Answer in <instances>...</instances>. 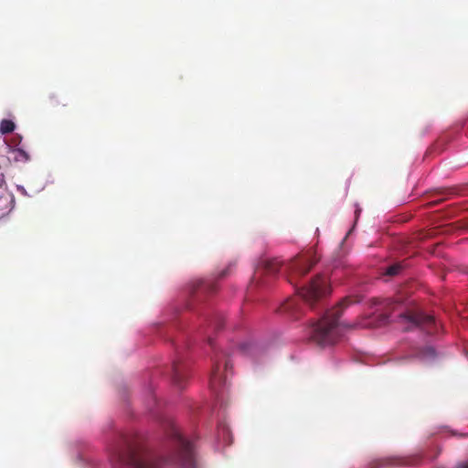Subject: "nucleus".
<instances>
[{
  "label": "nucleus",
  "mask_w": 468,
  "mask_h": 468,
  "mask_svg": "<svg viewBox=\"0 0 468 468\" xmlns=\"http://www.w3.org/2000/svg\"><path fill=\"white\" fill-rule=\"evenodd\" d=\"M351 303L349 298H345L335 308L328 310L325 314L309 329L311 339L320 346L334 344L341 336V325L338 319L344 307Z\"/></svg>",
  "instance_id": "f03ea898"
},
{
  "label": "nucleus",
  "mask_w": 468,
  "mask_h": 468,
  "mask_svg": "<svg viewBox=\"0 0 468 468\" xmlns=\"http://www.w3.org/2000/svg\"><path fill=\"white\" fill-rule=\"evenodd\" d=\"M282 266V262L278 259H271L264 261V270L270 274L277 273Z\"/></svg>",
  "instance_id": "9d476101"
},
{
  "label": "nucleus",
  "mask_w": 468,
  "mask_h": 468,
  "mask_svg": "<svg viewBox=\"0 0 468 468\" xmlns=\"http://www.w3.org/2000/svg\"><path fill=\"white\" fill-rule=\"evenodd\" d=\"M188 378V366L182 360H175L172 365V380L173 383L179 388L184 387V384Z\"/></svg>",
  "instance_id": "423d86ee"
},
{
  "label": "nucleus",
  "mask_w": 468,
  "mask_h": 468,
  "mask_svg": "<svg viewBox=\"0 0 468 468\" xmlns=\"http://www.w3.org/2000/svg\"><path fill=\"white\" fill-rule=\"evenodd\" d=\"M231 367H232V365L230 364V362L229 360H227L224 365L225 370H228L229 368H231Z\"/></svg>",
  "instance_id": "f3484780"
},
{
  "label": "nucleus",
  "mask_w": 468,
  "mask_h": 468,
  "mask_svg": "<svg viewBox=\"0 0 468 468\" xmlns=\"http://www.w3.org/2000/svg\"><path fill=\"white\" fill-rule=\"evenodd\" d=\"M260 271H261L260 270L256 271V272H255V274H254V276L252 278L253 282H258L257 280H258V276L260 275Z\"/></svg>",
  "instance_id": "a211bd4d"
},
{
  "label": "nucleus",
  "mask_w": 468,
  "mask_h": 468,
  "mask_svg": "<svg viewBox=\"0 0 468 468\" xmlns=\"http://www.w3.org/2000/svg\"><path fill=\"white\" fill-rule=\"evenodd\" d=\"M250 345L248 344H243L240 346V348L243 350V351H246L247 347H249Z\"/></svg>",
  "instance_id": "6ab92c4d"
},
{
  "label": "nucleus",
  "mask_w": 468,
  "mask_h": 468,
  "mask_svg": "<svg viewBox=\"0 0 468 468\" xmlns=\"http://www.w3.org/2000/svg\"><path fill=\"white\" fill-rule=\"evenodd\" d=\"M301 298L311 306L322 297L330 293L327 279L323 275L314 278L308 286L298 289Z\"/></svg>",
  "instance_id": "7ed1b4c3"
},
{
  "label": "nucleus",
  "mask_w": 468,
  "mask_h": 468,
  "mask_svg": "<svg viewBox=\"0 0 468 468\" xmlns=\"http://www.w3.org/2000/svg\"><path fill=\"white\" fill-rule=\"evenodd\" d=\"M8 154H11V158L16 163H27L30 160L29 154L22 148L7 145Z\"/></svg>",
  "instance_id": "1a4fd4ad"
},
{
  "label": "nucleus",
  "mask_w": 468,
  "mask_h": 468,
  "mask_svg": "<svg viewBox=\"0 0 468 468\" xmlns=\"http://www.w3.org/2000/svg\"><path fill=\"white\" fill-rule=\"evenodd\" d=\"M443 199H446V197H443ZM442 200V198L439 199V200H435V203H438L439 201Z\"/></svg>",
  "instance_id": "5701e85b"
},
{
  "label": "nucleus",
  "mask_w": 468,
  "mask_h": 468,
  "mask_svg": "<svg viewBox=\"0 0 468 468\" xmlns=\"http://www.w3.org/2000/svg\"><path fill=\"white\" fill-rule=\"evenodd\" d=\"M167 436L175 448V455L171 460H163L144 445L129 440L123 441V445L115 448L111 455L114 468H163L165 463H179L183 466L194 465L193 445L185 439L178 428L170 423Z\"/></svg>",
  "instance_id": "f257e3e1"
},
{
  "label": "nucleus",
  "mask_w": 468,
  "mask_h": 468,
  "mask_svg": "<svg viewBox=\"0 0 468 468\" xmlns=\"http://www.w3.org/2000/svg\"><path fill=\"white\" fill-rule=\"evenodd\" d=\"M211 325L214 326L216 330H219L222 327V317L218 315L215 321L211 323Z\"/></svg>",
  "instance_id": "2eb2a0df"
},
{
  "label": "nucleus",
  "mask_w": 468,
  "mask_h": 468,
  "mask_svg": "<svg viewBox=\"0 0 468 468\" xmlns=\"http://www.w3.org/2000/svg\"><path fill=\"white\" fill-rule=\"evenodd\" d=\"M227 383V378L223 377L220 372V365L216 362L213 366L212 373L209 379L210 388L218 393L221 388H224Z\"/></svg>",
  "instance_id": "0eeeda50"
},
{
  "label": "nucleus",
  "mask_w": 468,
  "mask_h": 468,
  "mask_svg": "<svg viewBox=\"0 0 468 468\" xmlns=\"http://www.w3.org/2000/svg\"><path fill=\"white\" fill-rule=\"evenodd\" d=\"M227 273H228V270L223 271L220 273V275H219V276H220V278L225 277V276L227 275Z\"/></svg>",
  "instance_id": "aec40b11"
},
{
  "label": "nucleus",
  "mask_w": 468,
  "mask_h": 468,
  "mask_svg": "<svg viewBox=\"0 0 468 468\" xmlns=\"http://www.w3.org/2000/svg\"><path fill=\"white\" fill-rule=\"evenodd\" d=\"M417 357L419 358H421V359H426V358H433L435 357L436 356V353H435V350L433 347L431 346H426L420 350H419L416 355H415Z\"/></svg>",
  "instance_id": "f8f14e48"
},
{
  "label": "nucleus",
  "mask_w": 468,
  "mask_h": 468,
  "mask_svg": "<svg viewBox=\"0 0 468 468\" xmlns=\"http://www.w3.org/2000/svg\"><path fill=\"white\" fill-rule=\"evenodd\" d=\"M315 262L316 261L312 255H300L292 260L287 264V269L289 271V282L292 284H294L296 279L308 273Z\"/></svg>",
  "instance_id": "39448f33"
},
{
  "label": "nucleus",
  "mask_w": 468,
  "mask_h": 468,
  "mask_svg": "<svg viewBox=\"0 0 468 468\" xmlns=\"http://www.w3.org/2000/svg\"><path fill=\"white\" fill-rule=\"evenodd\" d=\"M16 128V125L13 121L4 119L0 122V133L2 134H6L12 133Z\"/></svg>",
  "instance_id": "ddd939ff"
},
{
  "label": "nucleus",
  "mask_w": 468,
  "mask_h": 468,
  "mask_svg": "<svg viewBox=\"0 0 468 468\" xmlns=\"http://www.w3.org/2000/svg\"><path fill=\"white\" fill-rule=\"evenodd\" d=\"M388 317L387 315H384V316H383V321L386 323V322L388 321Z\"/></svg>",
  "instance_id": "4be33fe9"
},
{
  "label": "nucleus",
  "mask_w": 468,
  "mask_h": 468,
  "mask_svg": "<svg viewBox=\"0 0 468 468\" xmlns=\"http://www.w3.org/2000/svg\"><path fill=\"white\" fill-rule=\"evenodd\" d=\"M401 265L397 263L387 268L386 274L389 276H395L399 273Z\"/></svg>",
  "instance_id": "4468645a"
},
{
  "label": "nucleus",
  "mask_w": 468,
  "mask_h": 468,
  "mask_svg": "<svg viewBox=\"0 0 468 468\" xmlns=\"http://www.w3.org/2000/svg\"><path fill=\"white\" fill-rule=\"evenodd\" d=\"M21 140H22V137L18 134H16L13 140H12V144L15 145V147L19 144L21 143Z\"/></svg>",
  "instance_id": "dca6fc26"
},
{
  "label": "nucleus",
  "mask_w": 468,
  "mask_h": 468,
  "mask_svg": "<svg viewBox=\"0 0 468 468\" xmlns=\"http://www.w3.org/2000/svg\"><path fill=\"white\" fill-rule=\"evenodd\" d=\"M196 291H202L204 292H212L216 290V284L214 282H208L204 281H198L197 282Z\"/></svg>",
  "instance_id": "9b49d317"
},
{
  "label": "nucleus",
  "mask_w": 468,
  "mask_h": 468,
  "mask_svg": "<svg viewBox=\"0 0 468 468\" xmlns=\"http://www.w3.org/2000/svg\"><path fill=\"white\" fill-rule=\"evenodd\" d=\"M281 312L288 313L292 319H297L302 311L298 301L296 299H290L282 305Z\"/></svg>",
  "instance_id": "6e6552de"
},
{
  "label": "nucleus",
  "mask_w": 468,
  "mask_h": 468,
  "mask_svg": "<svg viewBox=\"0 0 468 468\" xmlns=\"http://www.w3.org/2000/svg\"><path fill=\"white\" fill-rule=\"evenodd\" d=\"M401 321L407 324L405 330L420 328L429 335L438 332V324L434 317L420 312H409L399 315Z\"/></svg>",
  "instance_id": "20e7f679"
},
{
  "label": "nucleus",
  "mask_w": 468,
  "mask_h": 468,
  "mask_svg": "<svg viewBox=\"0 0 468 468\" xmlns=\"http://www.w3.org/2000/svg\"><path fill=\"white\" fill-rule=\"evenodd\" d=\"M50 99H51L52 101H53V100L55 101H54V104H56V105H57V104H58V101L56 100V99H57V97H56L55 95H54V96H51V97H50Z\"/></svg>",
  "instance_id": "412c9836"
}]
</instances>
